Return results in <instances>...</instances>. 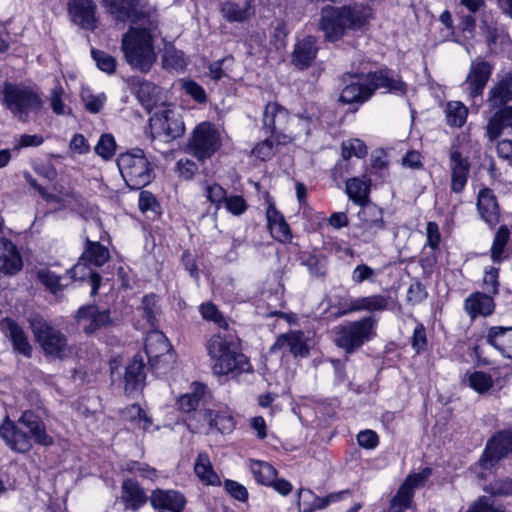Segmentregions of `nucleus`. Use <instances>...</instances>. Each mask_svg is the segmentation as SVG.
Returning a JSON list of instances; mask_svg holds the SVG:
<instances>
[{
	"label": "nucleus",
	"mask_w": 512,
	"mask_h": 512,
	"mask_svg": "<svg viewBox=\"0 0 512 512\" xmlns=\"http://www.w3.org/2000/svg\"><path fill=\"white\" fill-rule=\"evenodd\" d=\"M376 324V319L367 316L336 326L334 328V342L346 354H351L375 336Z\"/></svg>",
	"instance_id": "obj_9"
},
{
	"label": "nucleus",
	"mask_w": 512,
	"mask_h": 512,
	"mask_svg": "<svg viewBox=\"0 0 512 512\" xmlns=\"http://www.w3.org/2000/svg\"><path fill=\"white\" fill-rule=\"evenodd\" d=\"M493 71L492 65L487 61L472 62L469 73L463 83L464 92L472 105L479 107L482 103V94Z\"/></svg>",
	"instance_id": "obj_13"
},
{
	"label": "nucleus",
	"mask_w": 512,
	"mask_h": 512,
	"mask_svg": "<svg viewBox=\"0 0 512 512\" xmlns=\"http://www.w3.org/2000/svg\"><path fill=\"white\" fill-rule=\"evenodd\" d=\"M485 491L493 496H508L512 495V480L511 479H498L490 483L485 488Z\"/></svg>",
	"instance_id": "obj_59"
},
{
	"label": "nucleus",
	"mask_w": 512,
	"mask_h": 512,
	"mask_svg": "<svg viewBox=\"0 0 512 512\" xmlns=\"http://www.w3.org/2000/svg\"><path fill=\"white\" fill-rule=\"evenodd\" d=\"M447 124L453 127H461L464 125L468 115L467 107L460 101H451L446 105Z\"/></svg>",
	"instance_id": "obj_43"
},
{
	"label": "nucleus",
	"mask_w": 512,
	"mask_h": 512,
	"mask_svg": "<svg viewBox=\"0 0 512 512\" xmlns=\"http://www.w3.org/2000/svg\"><path fill=\"white\" fill-rule=\"evenodd\" d=\"M74 318L78 327L86 335H94L114 325L110 309H100L93 304L79 307Z\"/></svg>",
	"instance_id": "obj_12"
},
{
	"label": "nucleus",
	"mask_w": 512,
	"mask_h": 512,
	"mask_svg": "<svg viewBox=\"0 0 512 512\" xmlns=\"http://www.w3.org/2000/svg\"><path fill=\"white\" fill-rule=\"evenodd\" d=\"M512 454V427L496 432L486 443L480 464L487 469Z\"/></svg>",
	"instance_id": "obj_14"
},
{
	"label": "nucleus",
	"mask_w": 512,
	"mask_h": 512,
	"mask_svg": "<svg viewBox=\"0 0 512 512\" xmlns=\"http://www.w3.org/2000/svg\"><path fill=\"white\" fill-rule=\"evenodd\" d=\"M0 325L5 336L11 340L14 351L26 357H31L32 346L22 327L8 317L4 318Z\"/></svg>",
	"instance_id": "obj_27"
},
{
	"label": "nucleus",
	"mask_w": 512,
	"mask_h": 512,
	"mask_svg": "<svg viewBox=\"0 0 512 512\" xmlns=\"http://www.w3.org/2000/svg\"><path fill=\"white\" fill-rule=\"evenodd\" d=\"M221 13L229 22H244L251 16V7L247 1L242 3L226 1L221 5Z\"/></svg>",
	"instance_id": "obj_36"
},
{
	"label": "nucleus",
	"mask_w": 512,
	"mask_h": 512,
	"mask_svg": "<svg viewBox=\"0 0 512 512\" xmlns=\"http://www.w3.org/2000/svg\"><path fill=\"white\" fill-rule=\"evenodd\" d=\"M209 424L223 434L231 432L235 427L234 419L231 416H226L219 413L216 414L214 418L210 419Z\"/></svg>",
	"instance_id": "obj_63"
},
{
	"label": "nucleus",
	"mask_w": 512,
	"mask_h": 512,
	"mask_svg": "<svg viewBox=\"0 0 512 512\" xmlns=\"http://www.w3.org/2000/svg\"><path fill=\"white\" fill-rule=\"evenodd\" d=\"M509 237L510 231L507 228V226H500L495 234L493 244L490 250L491 259L494 263H500L507 258L505 251Z\"/></svg>",
	"instance_id": "obj_41"
},
{
	"label": "nucleus",
	"mask_w": 512,
	"mask_h": 512,
	"mask_svg": "<svg viewBox=\"0 0 512 512\" xmlns=\"http://www.w3.org/2000/svg\"><path fill=\"white\" fill-rule=\"evenodd\" d=\"M194 471L200 480L208 485H220L219 476L213 470L207 454L200 453L194 465Z\"/></svg>",
	"instance_id": "obj_38"
},
{
	"label": "nucleus",
	"mask_w": 512,
	"mask_h": 512,
	"mask_svg": "<svg viewBox=\"0 0 512 512\" xmlns=\"http://www.w3.org/2000/svg\"><path fill=\"white\" fill-rule=\"evenodd\" d=\"M391 298L382 294L359 297L351 300L349 306L340 315L352 312L367 311L370 313L382 312L390 308Z\"/></svg>",
	"instance_id": "obj_24"
},
{
	"label": "nucleus",
	"mask_w": 512,
	"mask_h": 512,
	"mask_svg": "<svg viewBox=\"0 0 512 512\" xmlns=\"http://www.w3.org/2000/svg\"><path fill=\"white\" fill-rule=\"evenodd\" d=\"M224 204L227 211L235 216L242 215L248 208L245 199L240 195L227 196Z\"/></svg>",
	"instance_id": "obj_60"
},
{
	"label": "nucleus",
	"mask_w": 512,
	"mask_h": 512,
	"mask_svg": "<svg viewBox=\"0 0 512 512\" xmlns=\"http://www.w3.org/2000/svg\"><path fill=\"white\" fill-rule=\"evenodd\" d=\"M96 4L92 0H70L69 12L73 22L83 29L93 30L96 26Z\"/></svg>",
	"instance_id": "obj_21"
},
{
	"label": "nucleus",
	"mask_w": 512,
	"mask_h": 512,
	"mask_svg": "<svg viewBox=\"0 0 512 512\" xmlns=\"http://www.w3.org/2000/svg\"><path fill=\"white\" fill-rule=\"evenodd\" d=\"M484 337L503 357L512 358V326H491Z\"/></svg>",
	"instance_id": "obj_23"
},
{
	"label": "nucleus",
	"mask_w": 512,
	"mask_h": 512,
	"mask_svg": "<svg viewBox=\"0 0 512 512\" xmlns=\"http://www.w3.org/2000/svg\"><path fill=\"white\" fill-rule=\"evenodd\" d=\"M342 157L347 160L352 156L362 158L367 154V147L365 143L360 139H351L345 141L341 145Z\"/></svg>",
	"instance_id": "obj_54"
},
{
	"label": "nucleus",
	"mask_w": 512,
	"mask_h": 512,
	"mask_svg": "<svg viewBox=\"0 0 512 512\" xmlns=\"http://www.w3.org/2000/svg\"><path fill=\"white\" fill-rule=\"evenodd\" d=\"M477 208L481 218L493 227L499 222V206L493 191L489 188L480 190L477 199Z\"/></svg>",
	"instance_id": "obj_30"
},
{
	"label": "nucleus",
	"mask_w": 512,
	"mask_h": 512,
	"mask_svg": "<svg viewBox=\"0 0 512 512\" xmlns=\"http://www.w3.org/2000/svg\"><path fill=\"white\" fill-rule=\"evenodd\" d=\"M303 500L302 512H312L316 509H323L328 506L325 497L314 496L310 489H300L298 491V505L301 506Z\"/></svg>",
	"instance_id": "obj_47"
},
{
	"label": "nucleus",
	"mask_w": 512,
	"mask_h": 512,
	"mask_svg": "<svg viewBox=\"0 0 512 512\" xmlns=\"http://www.w3.org/2000/svg\"><path fill=\"white\" fill-rule=\"evenodd\" d=\"M267 226L271 236L281 242L289 243L292 240V233L289 224L283 214L275 207L274 202L268 199L266 209Z\"/></svg>",
	"instance_id": "obj_20"
},
{
	"label": "nucleus",
	"mask_w": 512,
	"mask_h": 512,
	"mask_svg": "<svg viewBox=\"0 0 512 512\" xmlns=\"http://www.w3.org/2000/svg\"><path fill=\"white\" fill-rule=\"evenodd\" d=\"M121 48L127 63L143 73L150 71L157 58L153 36L147 28L130 27L122 36Z\"/></svg>",
	"instance_id": "obj_6"
},
{
	"label": "nucleus",
	"mask_w": 512,
	"mask_h": 512,
	"mask_svg": "<svg viewBox=\"0 0 512 512\" xmlns=\"http://www.w3.org/2000/svg\"><path fill=\"white\" fill-rule=\"evenodd\" d=\"M495 303L491 296L476 292L467 297L464 301V310L471 319L478 316H489L494 312Z\"/></svg>",
	"instance_id": "obj_32"
},
{
	"label": "nucleus",
	"mask_w": 512,
	"mask_h": 512,
	"mask_svg": "<svg viewBox=\"0 0 512 512\" xmlns=\"http://www.w3.org/2000/svg\"><path fill=\"white\" fill-rule=\"evenodd\" d=\"M192 392L183 394L178 398L177 405L185 413L196 410L200 400L205 394L206 386L202 383H193Z\"/></svg>",
	"instance_id": "obj_39"
},
{
	"label": "nucleus",
	"mask_w": 512,
	"mask_h": 512,
	"mask_svg": "<svg viewBox=\"0 0 512 512\" xmlns=\"http://www.w3.org/2000/svg\"><path fill=\"white\" fill-rule=\"evenodd\" d=\"M103 4L116 22L136 23L144 17L141 0H103Z\"/></svg>",
	"instance_id": "obj_17"
},
{
	"label": "nucleus",
	"mask_w": 512,
	"mask_h": 512,
	"mask_svg": "<svg viewBox=\"0 0 512 512\" xmlns=\"http://www.w3.org/2000/svg\"><path fill=\"white\" fill-rule=\"evenodd\" d=\"M250 470L255 480L261 485L269 486L277 477L276 469L265 461L251 460Z\"/></svg>",
	"instance_id": "obj_40"
},
{
	"label": "nucleus",
	"mask_w": 512,
	"mask_h": 512,
	"mask_svg": "<svg viewBox=\"0 0 512 512\" xmlns=\"http://www.w3.org/2000/svg\"><path fill=\"white\" fill-rule=\"evenodd\" d=\"M91 55L100 70L108 74H113L115 72L116 60L113 56L97 49H92Z\"/></svg>",
	"instance_id": "obj_55"
},
{
	"label": "nucleus",
	"mask_w": 512,
	"mask_h": 512,
	"mask_svg": "<svg viewBox=\"0 0 512 512\" xmlns=\"http://www.w3.org/2000/svg\"><path fill=\"white\" fill-rule=\"evenodd\" d=\"M200 313L206 320L213 321L219 327L227 329L228 324L225 321L223 315L220 313L216 305L213 303H204L200 306Z\"/></svg>",
	"instance_id": "obj_58"
},
{
	"label": "nucleus",
	"mask_w": 512,
	"mask_h": 512,
	"mask_svg": "<svg viewBox=\"0 0 512 512\" xmlns=\"http://www.w3.org/2000/svg\"><path fill=\"white\" fill-rule=\"evenodd\" d=\"M467 512H505L500 507H495L490 497H480Z\"/></svg>",
	"instance_id": "obj_64"
},
{
	"label": "nucleus",
	"mask_w": 512,
	"mask_h": 512,
	"mask_svg": "<svg viewBox=\"0 0 512 512\" xmlns=\"http://www.w3.org/2000/svg\"><path fill=\"white\" fill-rule=\"evenodd\" d=\"M35 340L44 354L53 359H64L70 354L68 339L64 333L40 316L29 320Z\"/></svg>",
	"instance_id": "obj_10"
},
{
	"label": "nucleus",
	"mask_w": 512,
	"mask_h": 512,
	"mask_svg": "<svg viewBox=\"0 0 512 512\" xmlns=\"http://www.w3.org/2000/svg\"><path fill=\"white\" fill-rule=\"evenodd\" d=\"M145 368L143 356L136 354L125 370V392L132 393L144 387L146 379Z\"/></svg>",
	"instance_id": "obj_28"
},
{
	"label": "nucleus",
	"mask_w": 512,
	"mask_h": 512,
	"mask_svg": "<svg viewBox=\"0 0 512 512\" xmlns=\"http://www.w3.org/2000/svg\"><path fill=\"white\" fill-rule=\"evenodd\" d=\"M22 267V257L16 245L5 237L0 238V271L13 275L19 272Z\"/></svg>",
	"instance_id": "obj_26"
},
{
	"label": "nucleus",
	"mask_w": 512,
	"mask_h": 512,
	"mask_svg": "<svg viewBox=\"0 0 512 512\" xmlns=\"http://www.w3.org/2000/svg\"><path fill=\"white\" fill-rule=\"evenodd\" d=\"M220 147L221 135L210 122L198 124L188 143V149L199 160L210 158Z\"/></svg>",
	"instance_id": "obj_11"
},
{
	"label": "nucleus",
	"mask_w": 512,
	"mask_h": 512,
	"mask_svg": "<svg viewBox=\"0 0 512 512\" xmlns=\"http://www.w3.org/2000/svg\"><path fill=\"white\" fill-rule=\"evenodd\" d=\"M206 350L214 361L212 369L216 375L235 377L252 368L249 359L241 353L240 339L228 329L212 335L206 342Z\"/></svg>",
	"instance_id": "obj_3"
},
{
	"label": "nucleus",
	"mask_w": 512,
	"mask_h": 512,
	"mask_svg": "<svg viewBox=\"0 0 512 512\" xmlns=\"http://www.w3.org/2000/svg\"><path fill=\"white\" fill-rule=\"evenodd\" d=\"M507 116V123L501 125L502 127L499 131V137L501 135L505 137L498 141L496 151L500 158L508 161L509 165H512V111Z\"/></svg>",
	"instance_id": "obj_37"
},
{
	"label": "nucleus",
	"mask_w": 512,
	"mask_h": 512,
	"mask_svg": "<svg viewBox=\"0 0 512 512\" xmlns=\"http://www.w3.org/2000/svg\"><path fill=\"white\" fill-rule=\"evenodd\" d=\"M161 127L167 136L175 139L184 134V123L171 110L163 111Z\"/></svg>",
	"instance_id": "obj_46"
},
{
	"label": "nucleus",
	"mask_w": 512,
	"mask_h": 512,
	"mask_svg": "<svg viewBox=\"0 0 512 512\" xmlns=\"http://www.w3.org/2000/svg\"><path fill=\"white\" fill-rule=\"evenodd\" d=\"M287 111L275 102H270L266 105L263 114V127L267 132L271 133L273 137L281 124L287 119Z\"/></svg>",
	"instance_id": "obj_34"
},
{
	"label": "nucleus",
	"mask_w": 512,
	"mask_h": 512,
	"mask_svg": "<svg viewBox=\"0 0 512 512\" xmlns=\"http://www.w3.org/2000/svg\"><path fill=\"white\" fill-rule=\"evenodd\" d=\"M40 410V408L25 410L17 422L6 417L0 425V438L11 450L22 454L27 453L32 448L31 440L45 447L54 443L53 438L46 431Z\"/></svg>",
	"instance_id": "obj_1"
},
{
	"label": "nucleus",
	"mask_w": 512,
	"mask_h": 512,
	"mask_svg": "<svg viewBox=\"0 0 512 512\" xmlns=\"http://www.w3.org/2000/svg\"><path fill=\"white\" fill-rule=\"evenodd\" d=\"M158 87L150 81L142 80L139 81L136 86V96L142 106L151 110L157 100Z\"/></svg>",
	"instance_id": "obj_42"
},
{
	"label": "nucleus",
	"mask_w": 512,
	"mask_h": 512,
	"mask_svg": "<svg viewBox=\"0 0 512 512\" xmlns=\"http://www.w3.org/2000/svg\"><path fill=\"white\" fill-rule=\"evenodd\" d=\"M317 39L314 36H306L298 40L291 54V63L298 70L308 69L316 59L318 53Z\"/></svg>",
	"instance_id": "obj_19"
},
{
	"label": "nucleus",
	"mask_w": 512,
	"mask_h": 512,
	"mask_svg": "<svg viewBox=\"0 0 512 512\" xmlns=\"http://www.w3.org/2000/svg\"><path fill=\"white\" fill-rule=\"evenodd\" d=\"M184 91L198 103L207 101L206 92L201 85L193 80H187L182 83Z\"/></svg>",
	"instance_id": "obj_62"
},
{
	"label": "nucleus",
	"mask_w": 512,
	"mask_h": 512,
	"mask_svg": "<svg viewBox=\"0 0 512 512\" xmlns=\"http://www.w3.org/2000/svg\"><path fill=\"white\" fill-rule=\"evenodd\" d=\"M361 228L364 235L375 236L384 230L383 210L375 204H366L360 212Z\"/></svg>",
	"instance_id": "obj_29"
},
{
	"label": "nucleus",
	"mask_w": 512,
	"mask_h": 512,
	"mask_svg": "<svg viewBox=\"0 0 512 512\" xmlns=\"http://www.w3.org/2000/svg\"><path fill=\"white\" fill-rule=\"evenodd\" d=\"M119 171L130 189H141L153 179L151 163L141 149L120 154L117 159Z\"/></svg>",
	"instance_id": "obj_8"
},
{
	"label": "nucleus",
	"mask_w": 512,
	"mask_h": 512,
	"mask_svg": "<svg viewBox=\"0 0 512 512\" xmlns=\"http://www.w3.org/2000/svg\"><path fill=\"white\" fill-rule=\"evenodd\" d=\"M109 257V251L104 245L86 238L85 249L80 257V262L69 269L66 274L69 275L71 280H84L87 276L91 285L90 293L94 296L98 292L102 277L100 274L85 267V264L101 267L109 260Z\"/></svg>",
	"instance_id": "obj_7"
},
{
	"label": "nucleus",
	"mask_w": 512,
	"mask_h": 512,
	"mask_svg": "<svg viewBox=\"0 0 512 512\" xmlns=\"http://www.w3.org/2000/svg\"><path fill=\"white\" fill-rule=\"evenodd\" d=\"M163 66L176 71L183 70L186 67L184 53L173 46L166 47L163 56Z\"/></svg>",
	"instance_id": "obj_52"
},
{
	"label": "nucleus",
	"mask_w": 512,
	"mask_h": 512,
	"mask_svg": "<svg viewBox=\"0 0 512 512\" xmlns=\"http://www.w3.org/2000/svg\"><path fill=\"white\" fill-rule=\"evenodd\" d=\"M37 278L52 294H56L68 285V283L61 282L62 276H58L48 269H40L37 272Z\"/></svg>",
	"instance_id": "obj_51"
},
{
	"label": "nucleus",
	"mask_w": 512,
	"mask_h": 512,
	"mask_svg": "<svg viewBox=\"0 0 512 512\" xmlns=\"http://www.w3.org/2000/svg\"><path fill=\"white\" fill-rule=\"evenodd\" d=\"M342 80L344 83L350 81V83L346 84L342 89L340 94L339 99L342 103H364L373 95L367 81V75L363 73L351 74L347 72L343 74Z\"/></svg>",
	"instance_id": "obj_15"
},
{
	"label": "nucleus",
	"mask_w": 512,
	"mask_h": 512,
	"mask_svg": "<svg viewBox=\"0 0 512 512\" xmlns=\"http://www.w3.org/2000/svg\"><path fill=\"white\" fill-rule=\"evenodd\" d=\"M366 75L372 94L380 88L400 96H404L407 93V84L390 69H380L375 72H369Z\"/></svg>",
	"instance_id": "obj_16"
},
{
	"label": "nucleus",
	"mask_w": 512,
	"mask_h": 512,
	"mask_svg": "<svg viewBox=\"0 0 512 512\" xmlns=\"http://www.w3.org/2000/svg\"><path fill=\"white\" fill-rule=\"evenodd\" d=\"M63 96L64 89L59 83H57L55 87L51 89L48 98L50 107L56 115H69L72 112L71 108L64 103Z\"/></svg>",
	"instance_id": "obj_48"
},
{
	"label": "nucleus",
	"mask_w": 512,
	"mask_h": 512,
	"mask_svg": "<svg viewBox=\"0 0 512 512\" xmlns=\"http://www.w3.org/2000/svg\"><path fill=\"white\" fill-rule=\"evenodd\" d=\"M145 354L151 365L170 350V344L161 331H151L145 339Z\"/></svg>",
	"instance_id": "obj_33"
},
{
	"label": "nucleus",
	"mask_w": 512,
	"mask_h": 512,
	"mask_svg": "<svg viewBox=\"0 0 512 512\" xmlns=\"http://www.w3.org/2000/svg\"><path fill=\"white\" fill-rule=\"evenodd\" d=\"M285 349L294 356H305L308 354V347L301 331H291L281 334L277 337L276 342L271 347V352Z\"/></svg>",
	"instance_id": "obj_31"
},
{
	"label": "nucleus",
	"mask_w": 512,
	"mask_h": 512,
	"mask_svg": "<svg viewBox=\"0 0 512 512\" xmlns=\"http://www.w3.org/2000/svg\"><path fill=\"white\" fill-rule=\"evenodd\" d=\"M149 501L154 509H165L171 512H182L186 499L184 495L175 490L155 489L149 496Z\"/></svg>",
	"instance_id": "obj_22"
},
{
	"label": "nucleus",
	"mask_w": 512,
	"mask_h": 512,
	"mask_svg": "<svg viewBox=\"0 0 512 512\" xmlns=\"http://www.w3.org/2000/svg\"><path fill=\"white\" fill-rule=\"evenodd\" d=\"M81 99L84 103L85 109L92 114L99 113L103 109L107 100L104 93L95 95L89 89L82 90Z\"/></svg>",
	"instance_id": "obj_53"
},
{
	"label": "nucleus",
	"mask_w": 512,
	"mask_h": 512,
	"mask_svg": "<svg viewBox=\"0 0 512 512\" xmlns=\"http://www.w3.org/2000/svg\"><path fill=\"white\" fill-rule=\"evenodd\" d=\"M451 172V191L461 193L468 181L471 164L467 157H464L457 147H451L449 153Z\"/></svg>",
	"instance_id": "obj_18"
},
{
	"label": "nucleus",
	"mask_w": 512,
	"mask_h": 512,
	"mask_svg": "<svg viewBox=\"0 0 512 512\" xmlns=\"http://www.w3.org/2000/svg\"><path fill=\"white\" fill-rule=\"evenodd\" d=\"M224 489L228 494L240 502H246L248 500V491L246 487L237 481L225 480Z\"/></svg>",
	"instance_id": "obj_61"
},
{
	"label": "nucleus",
	"mask_w": 512,
	"mask_h": 512,
	"mask_svg": "<svg viewBox=\"0 0 512 512\" xmlns=\"http://www.w3.org/2000/svg\"><path fill=\"white\" fill-rule=\"evenodd\" d=\"M116 151V142L111 134L101 135L98 143L95 146V152L103 159H110Z\"/></svg>",
	"instance_id": "obj_57"
},
{
	"label": "nucleus",
	"mask_w": 512,
	"mask_h": 512,
	"mask_svg": "<svg viewBox=\"0 0 512 512\" xmlns=\"http://www.w3.org/2000/svg\"><path fill=\"white\" fill-rule=\"evenodd\" d=\"M413 496L414 492L400 486L397 493L390 500L388 512H404L411 507Z\"/></svg>",
	"instance_id": "obj_49"
},
{
	"label": "nucleus",
	"mask_w": 512,
	"mask_h": 512,
	"mask_svg": "<svg viewBox=\"0 0 512 512\" xmlns=\"http://www.w3.org/2000/svg\"><path fill=\"white\" fill-rule=\"evenodd\" d=\"M486 106L492 116L485 127V136L490 142L499 138L501 125L507 123V115L512 112V73L498 77L487 91Z\"/></svg>",
	"instance_id": "obj_5"
},
{
	"label": "nucleus",
	"mask_w": 512,
	"mask_h": 512,
	"mask_svg": "<svg viewBox=\"0 0 512 512\" xmlns=\"http://www.w3.org/2000/svg\"><path fill=\"white\" fill-rule=\"evenodd\" d=\"M122 469L128 473L139 474L141 477L151 480H154L157 477V471L155 468L138 461H128Z\"/></svg>",
	"instance_id": "obj_56"
},
{
	"label": "nucleus",
	"mask_w": 512,
	"mask_h": 512,
	"mask_svg": "<svg viewBox=\"0 0 512 512\" xmlns=\"http://www.w3.org/2000/svg\"><path fill=\"white\" fill-rule=\"evenodd\" d=\"M0 104L22 123L30 120L31 114H38L44 106L38 89L24 83L5 81L0 85Z\"/></svg>",
	"instance_id": "obj_4"
},
{
	"label": "nucleus",
	"mask_w": 512,
	"mask_h": 512,
	"mask_svg": "<svg viewBox=\"0 0 512 512\" xmlns=\"http://www.w3.org/2000/svg\"><path fill=\"white\" fill-rule=\"evenodd\" d=\"M370 182L358 177L346 181V193L350 200L359 205L368 203Z\"/></svg>",
	"instance_id": "obj_35"
},
{
	"label": "nucleus",
	"mask_w": 512,
	"mask_h": 512,
	"mask_svg": "<svg viewBox=\"0 0 512 512\" xmlns=\"http://www.w3.org/2000/svg\"><path fill=\"white\" fill-rule=\"evenodd\" d=\"M372 17V9L363 3L326 5L321 9L319 29L329 42L339 41L348 32L362 30Z\"/></svg>",
	"instance_id": "obj_2"
},
{
	"label": "nucleus",
	"mask_w": 512,
	"mask_h": 512,
	"mask_svg": "<svg viewBox=\"0 0 512 512\" xmlns=\"http://www.w3.org/2000/svg\"><path fill=\"white\" fill-rule=\"evenodd\" d=\"M120 499L125 509L137 511L147 503L149 497L136 480L128 478L123 480L121 484Z\"/></svg>",
	"instance_id": "obj_25"
},
{
	"label": "nucleus",
	"mask_w": 512,
	"mask_h": 512,
	"mask_svg": "<svg viewBox=\"0 0 512 512\" xmlns=\"http://www.w3.org/2000/svg\"><path fill=\"white\" fill-rule=\"evenodd\" d=\"M479 29L485 37V41L489 47L497 43L503 30L498 26V23L493 17L483 14L480 20Z\"/></svg>",
	"instance_id": "obj_45"
},
{
	"label": "nucleus",
	"mask_w": 512,
	"mask_h": 512,
	"mask_svg": "<svg viewBox=\"0 0 512 512\" xmlns=\"http://www.w3.org/2000/svg\"><path fill=\"white\" fill-rule=\"evenodd\" d=\"M468 384L479 394H484L493 387L494 381L490 374L483 371H474L468 375Z\"/></svg>",
	"instance_id": "obj_50"
},
{
	"label": "nucleus",
	"mask_w": 512,
	"mask_h": 512,
	"mask_svg": "<svg viewBox=\"0 0 512 512\" xmlns=\"http://www.w3.org/2000/svg\"><path fill=\"white\" fill-rule=\"evenodd\" d=\"M301 264L307 267L313 277L326 275L327 260L320 254L304 253L301 256Z\"/></svg>",
	"instance_id": "obj_44"
}]
</instances>
